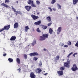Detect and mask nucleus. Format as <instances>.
I'll use <instances>...</instances> for the list:
<instances>
[{"label": "nucleus", "mask_w": 78, "mask_h": 78, "mask_svg": "<svg viewBox=\"0 0 78 78\" xmlns=\"http://www.w3.org/2000/svg\"><path fill=\"white\" fill-rule=\"evenodd\" d=\"M12 9L13 10L14 12H16V13H18V14H20V15H22V12L19 11H16V9H14V8L13 7V6H12Z\"/></svg>", "instance_id": "4"}, {"label": "nucleus", "mask_w": 78, "mask_h": 78, "mask_svg": "<svg viewBox=\"0 0 78 78\" xmlns=\"http://www.w3.org/2000/svg\"><path fill=\"white\" fill-rule=\"evenodd\" d=\"M42 36L43 37L45 38V39L46 38H48V34H43Z\"/></svg>", "instance_id": "15"}, {"label": "nucleus", "mask_w": 78, "mask_h": 78, "mask_svg": "<svg viewBox=\"0 0 78 78\" xmlns=\"http://www.w3.org/2000/svg\"><path fill=\"white\" fill-rule=\"evenodd\" d=\"M45 40V38L43 36H40V37L39 40L40 41H44Z\"/></svg>", "instance_id": "18"}, {"label": "nucleus", "mask_w": 78, "mask_h": 78, "mask_svg": "<svg viewBox=\"0 0 78 78\" xmlns=\"http://www.w3.org/2000/svg\"><path fill=\"white\" fill-rule=\"evenodd\" d=\"M69 58L67 60V62L64 63V67L69 68L70 67V60L69 61Z\"/></svg>", "instance_id": "1"}, {"label": "nucleus", "mask_w": 78, "mask_h": 78, "mask_svg": "<svg viewBox=\"0 0 78 78\" xmlns=\"http://www.w3.org/2000/svg\"><path fill=\"white\" fill-rule=\"evenodd\" d=\"M25 8L27 11H30L31 8V6H25Z\"/></svg>", "instance_id": "9"}, {"label": "nucleus", "mask_w": 78, "mask_h": 78, "mask_svg": "<svg viewBox=\"0 0 78 78\" xmlns=\"http://www.w3.org/2000/svg\"><path fill=\"white\" fill-rule=\"evenodd\" d=\"M31 6H32V7H34V8L36 7V5H34V2H33V3H32L31 5Z\"/></svg>", "instance_id": "29"}, {"label": "nucleus", "mask_w": 78, "mask_h": 78, "mask_svg": "<svg viewBox=\"0 0 78 78\" xmlns=\"http://www.w3.org/2000/svg\"><path fill=\"white\" fill-rule=\"evenodd\" d=\"M3 56H6V54L5 53V54H4L3 55Z\"/></svg>", "instance_id": "46"}, {"label": "nucleus", "mask_w": 78, "mask_h": 78, "mask_svg": "<svg viewBox=\"0 0 78 78\" xmlns=\"http://www.w3.org/2000/svg\"><path fill=\"white\" fill-rule=\"evenodd\" d=\"M16 62L19 64H20V59L19 58H16Z\"/></svg>", "instance_id": "25"}, {"label": "nucleus", "mask_w": 78, "mask_h": 78, "mask_svg": "<svg viewBox=\"0 0 78 78\" xmlns=\"http://www.w3.org/2000/svg\"><path fill=\"white\" fill-rule=\"evenodd\" d=\"M48 73H46L44 74V75L46 76V75H48Z\"/></svg>", "instance_id": "50"}, {"label": "nucleus", "mask_w": 78, "mask_h": 78, "mask_svg": "<svg viewBox=\"0 0 78 78\" xmlns=\"http://www.w3.org/2000/svg\"><path fill=\"white\" fill-rule=\"evenodd\" d=\"M44 51H46V50H47V49L45 48H44L43 49Z\"/></svg>", "instance_id": "49"}, {"label": "nucleus", "mask_w": 78, "mask_h": 78, "mask_svg": "<svg viewBox=\"0 0 78 78\" xmlns=\"http://www.w3.org/2000/svg\"><path fill=\"white\" fill-rule=\"evenodd\" d=\"M56 0H52L51 2V4H54L55 3H56Z\"/></svg>", "instance_id": "28"}, {"label": "nucleus", "mask_w": 78, "mask_h": 78, "mask_svg": "<svg viewBox=\"0 0 78 78\" xmlns=\"http://www.w3.org/2000/svg\"><path fill=\"white\" fill-rule=\"evenodd\" d=\"M16 39V37L14 36H12L10 38V41H15Z\"/></svg>", "instance_id": "14"}, {"label": "nucleus", "mask_w": 78, "mask_h": 78, "mask_svg": "<svg viewBox=\"0 0 78 78\" xmlns=\"http://www.w3.org/2000/svg\"><path fill=\"white\" fill-rule=\"evenodd\" d=\"M78 69V67L76 66V65L74 64L73 65V67L71 68V70L73 72H75V71H76Z\"/></svg>", "instance_id": "3"}, {"label": "nucleus", "mask_w": 78, "mask_h": 78, "mask_svg": "<svg viewBox=\"0 0 78 78\" xmlns=\"http://www.w3.org/2000/svg\"><path fill=\"white\" fill-rule=\"evenodd\" d=\"M29 55L30 56H38L39 54H38L37 52H35L34 53H30L29 54Z\"/></svg>", "instance_id": "7"}, {"label": "nucleus", "mask_w": 78, "mask_h": 78, "mask_svg": "<svg viewBox=\"0 0 78 78\" xmlns=\"http://www.w3.org/2000/svg\"><path fill=\"white\" fill-rule=\"evenodd\" d=\"M53 11H56V9L55 8H53Z\"/></svg>", "instance_id": "45"}, {"label": "nucleus", "mask_w": 78, "mask_h": 78, "mask_svg": "<svg viewBox=\"0 0 78 78\" xmlns=\"http://www.w3.org/2000/svg\"><path fill=\"white\" fill-rule=\"evenodd\" d=\"M48 8L50 10V12H51L52 11V9H51V7H48Z\"/></svg>", "instance_id": "36"}, {"label": "nucleus", "mask_w": 78, "mask_h": 78, "mask_svg": "<svg viewBox=\"0 0 78 78\" xmlns=\"http://www.w3.org/2000/svg\"><path fill=\"white\" fill-rule=\"evenodd\" d=\"M46 20H48V22H51V17L50 16H48L46 18Z\"/></svg>", "instance_id": "19"}, {"label": "nucleus", "mask_w": 78, "mask_h": 78, "mask_svg": "<svg viewBox=\"0 0 78 78\" xmlns=\"http://www.w3.org/2000/svg\"><path fill=\"white\" fill-rule=\"evenodd\" d=\"M36 2L38 5H39L40 4V2L39 1H36Z\"/></svg>", "instance_id": "38"}, {"label": "nucleus", "mask_w": 78, "mask_h": 78, "mask_svg": "<svg viewBox=\"0 0 78 78\" xmlns=\"http://www.w3.org/2000/svg\"><path fill=\"white\" fill-rule=\"evenodd\" d=\"M51 24H52V23H48V27H49L50 26H51Z\"/></svg>", "instance_id": "39"}, {"label": "nucleus", "mask_w": 78, "mask_h": 78, "mask_svg": "<svg viewBox=\"0 0 78 78\" xmlns=\"http://www.w3.org/2000/svg\"><path fill=\"white\" fill-rule=\"evenodd\" d=\"M16 3H19V2H18V1H16Z\"/></svg>", "instance_id": "55"}, {"label": "nucleus", "mask_w": 78, "mask_h": 78, "mask_svg": "<svg viewBox=\"0 0 78 78\" xmlns=\"http://www.w3.org/2000/svg\"><path fill=\"white\" fill-rule=\"evenodd\" d=\"M24 57L25 59H27V55H24Z\"/></svg>", "instance_id": "33"}, {"label": "nucleus", "mask_w": 78, "mask_h": 78, "mask_svg": "<svg viewBox=\"0 0 78 78\" xmlns=\"http://www.w3.org/2000/svg\"><path fill=\"white\" fill-rule=\"evenodd\" d=\"M76 19L77 20H78V16L76 17Z\"/></svg>", "instance_id": "52"}, {"label": "nucleus", "mask_w": 78, "mask_h": 78, "mask_svg": "<svg viewBox=\"0 0 78 78\" xmlns=\"http://www.w3.org/2000/svg\"><path fill=\"white\" fill-rule=\"evenodd\" d=\"M63 47H68V45H65Z\"/></svg>", "instance_id": "44"}, {"label": "nucleus", "mask_w": 78, "mask_h": 78, "mask_svg": "<svg viewBox=\"0 0 78 78\" xmlns=\"http://www.w3.org/2000/svg\"><path fill=\"white\" fill-rule=\"evenodd\" d=\"M73 3L74 5H76L78 3V0H73Z\"/></svg>", "instance_id": "21"}, {"label": "nucleus", "mask_w": 78, "mask_h": 78, "mask_svg": "<svg viewBox=\"0 0 78 78\" xmlns=\"http://www.w3.org/2000/svg\"><path fill=\"white\" fill-rule=\"evenodd\" d=\"M37 15H39V12H37Z\"/></svg>", "instance_id": "51"}, {"label": "nucleus", "mask_w": 78, "mask_h": 78, "mask_svg": "<svg viewBox=\"0 0 78 78\" xmlns=\"http://www.w3.org/2000/svg\"><path fill=\"white\" fill-rule=\"evenodd\" d=\"M41 23V20L38 21L37 22H35L34 23V25H39Z\"/></svg>", "instance_id": "12"}, {"label": "nucleus", "mask_w": 78, "mask_h": 78, "mask_svg": "<svg viewBox=\"0 0 78 78\" xmlns=\"http://www.w3.org/2000/svg\"><path fill=\"white\" fill-rule=\"evenodd\" d=\"M1 5L3 6H4V7H6V8H8V5H6V4H5V3H3L1 4Z\"/></svg>", "instance_id": "20"}, {"label": "nucleus", "mask_w": 78, "mask_h": 78, "mask_svg": "<svg viewBox=\"0 0 78 78\" xmlns=\"http://www.w3.org/2000/svg\"><path fill=\"white\" fill-rule=\"evenodd\" d=\"M37 32H38V33H41V30H39V28H38L37 29Z\"/></svg>", "instance_id": "32"}, {"label": "nucleus", "mask_w": 78, "mask_h": 78, "mask_svg": "<svg viewBox=\"0 0 78 78\" xmlns=\"http://www.w3.org/2000/svg\"><path fill=\"white\" fill-rule=\"evenodd\" d=\"M39 66H42V64H40Z\"/></svg>", "instance_id": "53"}, {"label": "nucleus", "mask_w": 78, "mask_h": 78, "mask_svg": "<svg viewBox=\"0 0 78 78\" xmlns=\"http://www.w3.org/2000/svg\"><path fill=\"white\" fill-rule=\"evenodd\" d=\"M64 45V43H61L60 44V45L61 47H63Z\"/></svg>", "instance_id": "41"}, {"label": "nucleus", "mask_w": 78, "mask_h": 78, "mask_svg": "<svg viewBox=\"0 0 78 78\" xmlns=\"http://www.w3.org/2000/svg\"><path fill=\"white\" fill-rule=\"evenodd\" d=\"M28 30H30V28L28 26H25L24 29V31L25 32H27L28 31Z\"/></svg>", "instance_id": "16"}, {"label": "nucleus", "mask_w": 78, "mask_h": 78, "mask_svg": "<svg viewBox=\"0 0 78 78\" xmlns=\"http://www.w3.org/2000/svg\"><path fill=\"white\" fill-rule=\"evenodd\" d=\"M58 76H62L63 75V71H57Z\"/></svg>", "instance_id": "6"}, {"label": "nucleus", "mask_w": 78, "mask_h": 78, "mask_svg": "<svg viewBox=\"0 0 78 78\" xmlns=\"http://www.w3.org/2000/svg\"><path fill=\"white\" fill-rule=\"evenodd\" d=\"M30 45H29L28 46V47H29V46H30Z\"/></svg>", "instance_id": "56"}, {"label": "nucleus", "mask_w": 78, "mask_h": 78, "mask_svg": "<svg viewBox=\"0 0 78 78\" xmlns=\"http://www.w3.org/2000/svg\"><path fill=\"white\" fill-rule=\"evenodd\" d=\"M72 54H73V52H71L69 54V55L70 56V55H72Z\"/></svg>", "instance_id": "48"}, {"label": "nucleus", "mask_w": 78, "mask_h": 78, "mask_svg": "<svg viewBox=\"0 0 78 78\" xmlns=\"http://www.w3.org/2000/svg\"><path fill=\"white\" fill-rule=\"evenodd\" d=\"M15 14H16V16H17V13H16Z\"/></svg>", "instance_id": "54"}, {"label": "nucleus", "mask_w": 78, "mask_h": 78, "mask_svg": "<svg viewBox=\"0 0 78 78\" xmlns=\"http://www.w3.org/2000/svg\"><path fill=\"white\" fill-rule=\"evenodd\" d=\"M77 55V53H74V54H73V56H74V57H75V55Z\"/></svg>", "instance_id": "42"}, {"label": "nucleus", "mask_w": 78, "mask_h": 78, "mask_svg": "<svg viewBox=\"0 0 78 78\" xmlns=\"http://www.w3.org/2000/svg\"><path fill=\"white\" fill-rule=\"evenodd\" d=\"M19 27V23H15L14 25V28H17Z\"/></svg>", "instance_id": "13"}, {"label": "nucleus", "mask_w": 78, "mask_h": 78, "mask_svg": "<svg viewBox=\"0 0 78 78\" xmlns=\"http://www.w3.org/2000/svg\"><path fill=\"white\" fill-rule=\"evenodd\" d=\"M61 30H62V27H58L57 32V33L58 34H60V33L61 32Z\"/></svg>", "instance_id": "10"}, {"label": "nucleus", "mask_w": 78, "mask_h": 78, "mask_svg": "<svg viewBox=\"0 0 78 78\" xmlns=\"http://www.w3.org/2000/svg\"><path fill=\"white\" fill-rule=\"evenodd\" d=\"M49 33L50 34H53V30H52V29L51 28H50L49 30Z\"/></svg>", "instance_id": "22"}, {"label": "nucleus", "mask_w": 78, "mask_h": 78, "mask_svg": "<svg viewBox=\"0 0 78 78\" xmlns=\"http://www.w3.org/2000/svg\"><path fill=\"white\" fill-rule=\"evenodd\" d=\"M31 17H32L33 19L34 20L37 19H39V16H36L35 15L33 14L31 15Z\"/></svg>", "instance_id": "5"}, {"label": "nucleus", "mask_w": 78, "mask_h": 78, "mask_svg": "<svg viewBox=\"0 0 78 78\" xmlns=\"http://www.w3.org/2000/svg\"><path fill=\"white\" fill-rule=\"evenodd\" d=\"M35 71L37 73L39 74L42 72V70L40 68H37L36 69Z\"/></svg>", "instance_id": "11"}, {"label": "nucleus", "mask_w": 78, "mask_h": 78, "mask_svg": "<svg viewBox=\"0 0 78 78\" xmlns=\"http://www.w3.org/2000/svg\"><path fill=\"white\" fill-rule=\"evenodd\" d=\"M36 11H37V10Z\"/></svg>", "instance_id": "57"}, {"label": "nucleus", "mask_w": 78, "mask_h": 78, "mask_svg": "<svg viewBox=\"0 0 78 78\" xmlns=\"http://www.w3.org/2000/svg\"><path fill=\"white\" fill-rule=\"evenodd\" d=\"M9 0H5V3H9Z\"/></svg>", "instance_id": "37"}, {"label": "nucleus", "mask_w": 78, "mask_h": 78, "mask_svg": "<svg viewBox=\"0 0 78 78\" xmlns=\"http://www.w3.org/2000/svg\"><path fill=\"white\" fill-rule=\"evenodd\" d=\"M36 44V41L35 40H34L32 43V45H33V46H34L35 44Z\"/></svg>", "instance_id": "24"}, {"label": "nucleus", "mask_w": 78, "mask_h": 78, "mask_svg": "<svg viewBox=\"0 0 78 78\" xmlns=\"http://www.w3.org/2000/svg\"><path fill=\"white\" fill-rule=\"evenodd\" d=\"M57 5L59 8V9H61V5H59V4H58Z\"/></svg>", "instance_id": "40"}, {"label": "nucleus", "mask_w": 78, "mask_h": 78, "mask_svg": "<svg viewBox=\"0 0 78 78\" xmlns=\"http://www.w3.org/2000/svg\"><path fill=\"white\" fill-rule=\"evenodd\" d=\"M8 60L10 62H13V59H12V58H9Z\"/></svg>", "instance_id": "26"}, {"label": "nucleus", "mask_w": 78, "mask_h": 78, "mask_svg": "<svg viewBox=\"0 0 78 78\" xmlns=\"http://www.w3.org/2000/svg\"><path fill=\"white\" fill-rule=\"evenodd\" d=\"M59 59V55H57L56 56V58L55 59V61H58Z\"/></svg>", "instance_id": "27"}, {"label": "nucleus", "mask_w": 78, "mask_h": 78, "mask_svg": "<svg viewBox=\"0 0 78 78\" xmlns=\"http://www.w3.org/2000/svg\"><path fill=\"white\" fill-rule=\"evenodd\" d=\"M17 70H18L19 72H20V71L21 70V69L20 68H19L17 69Z\"/></svg>", "instance_id": "43"}, {"label": "nucleus", "mask_w": 78, "mask_h": 78, "mask_svg": "<svg viewBox=\"0 0 78 78\" xmlns=\"http://www.w3.org/2000/svg\"><path fill=\"white\" fill-rule=\"evenodd\" d=\"M10 28V25H8L7 26H5L4 27V28L2 29H0V32H2V31H3L5 30H8Z\"/></svg>", "instance_id": "2"}, {"label": "nucleus", "mask_w": 78, "mask_h": 78, "mask_svg": "<svg viewBox=\"0 0 78 78\" xmlns=\"http://www.w3.org/2000/svg\"><path fill=\"white\" fill-rule=\"evenodd\" d=\"M34 14H35V13H34Z\"/></svg>", "instance_id": "58"}, {"label": "nucleus", "mask_w": 78, "mask_h": 78, "mask_svg": "<svg viewBox=\"0 0 78 78\" xmlns=\"http://www.w3.org/2000/svg\"><path fill=\"white\" fill-rule=\"evenodd\" d=\"M70 55L69 54V55L67 57V58H70Z\"/></svg>", "instance_id": "47"}, {"label": "nucleus", "mask_w": 78, "mask_h": 78, "mask_svg": "<svg viewBox=\"0 0 78 78\" xmlns=\"http://www.w3.org/2000/svg\"><path fill=\"white\" fill-rule=\"evenodd\" d=\"M42 28L43 29V30H46L47 28V26H44V25H42Z\"/></svg>", "instance_id": "23"}, {"label": "nucleus", "mask_w": 78, "mask_h": 78, "mask_svg": "<svg viewBox=\"0 0 78 78\" xmlns=\"http://www.w3.org/2000/svg\"><path fill=\"white\" fill-rule=\"evenodd\" d=\"M67 44L68 45H70L72 44V43H71V42L70 41H69L68 42Z\"/></svg>", "instance_id": "31"}, {"label": "nucleus", "mask_w": 78, "mask_h": 78, "mask_svg": "<svg viewBox=\"0 0 78 78\" xmlns=\"http://www.w3.org/2000/svg\"><path fill=\"white\" fill-rule=\"evenodd\" d=\"M37 59H38L37 58L34 57V61H37Z\"/></svg>", "instance_id": "34"}, {"label": "nucleus", "mask_w": 78, "mask_h": 78, "mask_svg": "<svg viewBox=\"0 0 78 78\" xmlns=\"http://www.w3.org/2000/svg\"><path fill=\"white\" fill-rule=\"evenodd\" d=\"M34 2L33 1L31 0H29L27 1V3L29 5H31L32 3H33Z\"/></svg>", "instance_id": "17"}, {"label": "nucleus", "mask_w": 78, "mask_h": 78, "mask_svg": "<svg viewBox=\"0 0 78 78\" xmlns=\"http://www.w3.org/2000/svg\"><path fill=\"white\" fill-rule=\"evenodd\" d=\"M75 46L78 47V41H77L75 44Z\"/></svg>", "instance_id": "35"}, {"label": "nucleus", "mask_w": 78, "mask_h": 78, "mask_svg": "<svg viewBox=\"0 0 78 78\" xmlns=\"http://www.w3.org/2000/svg\"><path fill=\"white\" fill-rule=\"evenodd\" d=\"M30 77L31 78H36V76L34 75V73L31 72L30 73Z\"/></svg>", "instance_id": "8"}, {"label": "nucleus", "mask_w": 78, "mask_h": 78, "mask_svg": "<svg viewBox=\"0 0 78 78\" xmlns=\"http://www.w3.org/2000/svg\"><path fill=\"white\" fill-rule=\"evenodd\" d=\"M65 69V68H64V67L62 66L60 67V70H61V71H63V70H64Z\"/></svg>", "instance_id": "30"}]
</instances>
